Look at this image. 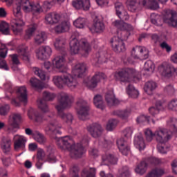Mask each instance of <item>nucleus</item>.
Listing matches in <instances>:
<instances>
[{"label": "nucleus", "mask_w": 177, "mask_h": 177, "mask_svg": "<svg viewBox=\"0 0 177 177\" xmlns=\"http://www.w3.org/2000/svg\"><path fill=\"white\" fill-rule=\"evenodd\" d=\"M131 111L130 109H126L123 110H116L113 112V115H116L121 118V120H128L129 115H131Z\"/></svg>", "instance_id": "nucleus-29"}, {"label": "nucleus", "mask_w": 177, "mask_h": 177, "mask_svg": "<svg viewBox=\"0 0 177 177\" xmlns=\"http://www.w3.org/2000/svg\"><path fill=\"white\" fill-rule=\"evenodd\" d=\"M107 76L104 73L97 72L92 77L90 83L88 84V86L90 89H95L97 86V84L100 82V80H106Z\"/></svg>", "instance_id": "nucleus-22"}, {"label": "nucleus", "mask_w": 177, "mask_h": 177, "mask_svg": "<svg viewBox=\"0 0 177 177\" xmlns=\"http://www.w3.org/2000/svg\"><path fill=\"white\" fill-rule=\"evenodd\" d=\"M156 88H157V83L153 81H149L145 84L144 91L147 95H153V92H154Z\"/></svg>", "instance_id": "nucleus-37"}, {"label": "nucleus", "mask_w": 177, "mask_h": 177, "mask_svg": "<svg viewBox=\"0 0 177 177\" xmlns=\"http://www.w3.org/2000/svg\"><path fill=\"white\" fill-rule=\"evenodd\" d=\"M27 138L24 136H15L14 141V149L15 151H24L26 150Z\"/></svg>", "instance_id": "nucleus-17"}, {"label": "nucleus", "mask_w": 177, "mask_h": 177, "mask_svg": "<svg viewBox=\"0 0 177 177\" xmlns=\"http://www.w3.org/2000/svg\"><path fill=\"white\" fill-rule=\"evenodd\" d=\"M10 109V106L8 104L3 105L0 107V114L1 115H6L8 113H9V110Z\"/></svg>", "instance_id": "nucleus-62"}, {"label": "nucleus", "mask_w": 177, "mask_h": 177, "mask_svg": "<svg viewBox=\"0 0 177 177\" xmlns=\"http://www.w3.org/2000/svg\"><path fill=\"white\" fill-rule=\"evenodd\" d=\"M8 55V48L5 44L0 43V68L3 70H9V67L6 64V61L3 59L6 57Z\"/></svg>", "instance_id": "nucleus-19"}, {"label": "nucleus", "mask_w": 177, "mask_h": 177, "mask_svg": "<svg viewBox=\"0 0 177 177\" xmlns=\"http://www.w3.org/2000/svg\"><path fill=\"white\" fill-rule=\"evenodd\" d=\"M158 70L163 77H166L167 78H171L172 75H174V66L164 62L159 67Z\"/></svg>", "instance_id": "nucleus-16"}, {"label": "nucleus", "mask_w": 177, "mask_h": 177, "mask_svg": "<svg viewBox=\"0 0 177 177\" xmlns=\"http://www.w3.org/2000/svg\"><path fill=\"white\" fill-rule=\"evenodd\" d=\"M21 122V115L20 113H14L8 119V129L11 128H18L19 124Z\"/></svg>", "instance_id": "nucleus-27"}, {"label": "nucleus", "mask_w": 177, "mask_h": 177, "mask_svg": "<svg viewBox=\"0 0 177 177\" xmlns=\"http://www.w3.org/2000/svg\"><path fill=\"white\" fill-rule=\"evenodd\" d=\"M168 125L174 129V132H176L177 120L176 118L171 119L168 122Z\"/></svg>", "instance_id": "nucleus-64"}, {"label": "nucleus", "mask_w": 177, "mask_h": 177, "mask_svg": "<svg viewBox=\"0 0 177 177\" xmlns=\"http://www.w3.org/2000/svg\"><path fill=\"white\" fill-rule=\"evenodd\" d=\"M53 66L54 68L59 70V73H62L61 76H54L53 82L59 89L64 88L66 85L71 89H75L78 86V80L70 74V69L66 66V59L64 56H57L53 59Z\"/></svg>", "instance_id": "nucleus-1"}, {"label": "nucleus", "mask_w": 177, "mask_h": 177, "mask_svg": "<svg viewBox=\"0 0 177 177\" xmlns=\"http://www.w3.org/2000/svg\"><path fill=\"white\" fill-rule=\"evenodd\" d=\"M136 73V71L133 68H124L115 72L114 73V77L121 82H129V80H131L132 77H135Z\"/></svg>", "instance_id": "nucleus-8"}, {"label": "nucleus", "mask_w": 177, "mask_h": 177, "mask_svg": "<svg viewBox=\"0 0 177 177\" xmlns=\"http://www.w3.org/2000/svg\"><path fill=\"white\" fill-rule=\"evenodd\" d=\"M128 10L135 12L139 6H143V0H128Z\"/></svg>", "instance_id": "nucleus-30"}, {"label": "nucleus", "mask_w": 177, "mask_h": 177, "mask_svg": "<svg viewBox=\"0 0 177 177\" xmlns=\"http://www.w3.org/2000/svg\"><path fill=\"white\" fill-rule=\"evenodd\" d=\"M76 110L77 111L78 118L82 121H85L89 115V106L86 103V101L80 99L77 102Z\"/></svg>", "instance_id": "nucleus-9"}, {"label": "nucleus", "mask_w": 177, "mask_h": 177, "mask_svg": "<svg viewBox=\"0 0 177 177\" xmlns=\"http://www.w3.org/2000/svg\"><path fill=\"white\" fill-rule=\"evenodd\" d=\"M33 71L35 74V75H37L41 80V81H46V80H49V77L46 76V73L45 71H42L38 67H34Z\"/></svg>", "instance_id": "nucleus-47"}, {"label": "nucleus", "mask_w": 177, "mask_h": 177, "mask_svg": "<svg viewBox=\"0 0 177 177\" xmlns=\"http://www.w3.org/2000/svg\"><path fill=\"white\" fill-rule=\"evenodd\" d=\"M36 142L39 143L40 145H45L46 143V138L39 131H36L35 136H34Z\"/></svg>", "instance_id": "nucleus-51"}, {"label": "nucleus", "mask_w": 177, "mask_h": 177, "mask_svg": "<svg viewBox=\"0 0 177 177\" xmlns=\"http://www.w3.org/2000/svg\"><path fill=\"white\" fill-rule=\"evenodd\" d=\"M143 6L151 9V10H156V9L160 8L158 3L156 0H142Z\"/></svg>", "instance_id": "nucleus-36"}, {"label": "nucleus", "mask_w": 177, "mask_h": 177, "mask_svg": "<svg viewBox=\"0 0 177 177\" xmlns=\"http://www.w3.org/2000/svg\"><path fill=\"white\" fill-rule=\"evenodd\" d=\"M86 23L84 18L79 17L73 22V26H75L76 28H84Z\"/></svg>", "instance_id": "nucleus-53"}, {"label": "nucleus", "mask_w": 177, "mask_h": 177, "mask_svg": "<svg viewBox=\"0 0 177 177\" xmlns=\"http://www.w3.org/2000/svg\"><path fill=\"white\" fill-rule=\"evenodd\" d=\"M86 71V65L85 64H77L72 68V74L74 77H77V78L82 77V75L85 74Z\"/></svg>", "instance_id": "nucleus-26"}, {"label": "nucleus", "mask_w": 177, "mask_h": 177, "mask_svg": "<svg viewBox=\"0 0 177 177\" xmlns=\"http://www.w3.org/2000/svg\"><path fill=\"white\" fill-rule=\"evenodd\" d=\"M74 102V97L67 93H61L58 95V104L55 106L57 111V114L60 117L61 120L67 124V125H71L73 121H74V116L73 114L63 112L65 109L71 107V104Z\"/></svg>", "instance_id": "nucleus-3"}, {"label": "nucleus", "mask_w": 177, "mask_h": 177, "mask_svg": "<svg viewBox=\"0 0 177 177\" xmlns=\"http://www.w3.org/2000/svg\"><path fill=\"white\" fill-rule=\"evenodd\" d=\"M34 121L37 124H42L44 121H48V124L44 127V131L47 135H62V124L59 122L57 119L55 118V113L52 112L47 115L42 116L39 113L35 112Z\"/></svg>", "instance_id": "nucleus-4"}, {"label": "nucleus", "mask_w": 177, "mask_h": 177, "mask_svg": "<svg viewBox=\"0 0 177 177\" xmlns=\"http://www.w3.org/2000/svg\"><path fill=\"white\" fill-rule=\"evenodd\" d=\"M30 84L32 88H35V89H43L44 88V85H42V82L39 81V80L35 78V77H32L30 80Z\"/></svg>", "instance_id": "nucleus-50"}, {"label": "nucleus", "mask_w": 177, "mask_h": 177, "mask_svg": "<svg viewBox=\"0 0 177 177\" xmlns=\"http://www.w3.org/2000/svg\"><path fill=\"white\" fill-rule=\"evenodd\" d=\"M105 28L106 26H104V23L96 17L94 19L93 26L89 28V30L93 32V34H95V32L100 34L104 31Z\"/></svg>", "instance_id": "nucleus-21"}, {"label": "nucleus", "mask_w": 177, "mask_h": 177, "mask_svg": "<svg viewBox=\"0 0 177 177\" xmlns=\"http://www.w3.org/2000/svg\"><path fill=\"white\" fill-rule=\"evenodd\" d=\"M10 146H12V140L9 138H3L1 143V147L6 154L10 151Z\"/></svg>", "instance_id": "nucleus-34"}, {"label": "nucleus", "mask_w": 177, "mask_h": 177, "mask_svg": "<svg viewBox=\"0 0 177 177\" xmlns=\"http://www.w3.org/2000/svg\"><path fill=\"white\" fill-rule=\"evenodd\" d=\"M169 110H172L175 111L177 110V99L171 100L168 104Z\"/></svg>", "instance_id": "nucleus-59"}, {"label": "nucleus", "mask_w": 177, "mask_h": 177, "mask_svg": "<svg viewBox=\"0 0 177 177\" xmlns=\"http://www.w3.org/2000/svg\"><path fill=\"white\" fill-rule=\"evenodd\" d=\"M46 149L48 160H50V161H55V160H56V158L53 156V153H55V149H53V147H52L51 145H48L46 147Z\"/></svg>", "instance_id": "nucleus-54"}, {"label": "nucleus", "mask_w": 177, "mask_h": 177, "mask_svg": "<svg viewBox=\"0 0 177 177\" xmlns=\"http://www.w3.org/2000/svg\"><path fill=\"white\" fill-rule=\"evenodd\" d=\"M37 27L38 26L37 25V24H32L29 25L26 30V34L24 37L25 39H31V37H32V35H34V33L35 32Z\"/></svg>", "instance_id": "nucleus-38"}, {"label": "nucleus", "mask_w": 177, "mask_h": 177, "mask_svg": "<svg viewBox=\"0 0 177 177\" xmlns=\"http://www.w3.org/2000/svg\"><path fill=\"white\" fill-rule=\"evenodd\" d=\"M46 24H57L62 20V15L57 12H50L46 15Z\"/></svg>", "instance_id": "nucleus-23"}, {"label": "nucleus", "mask_w": 177, "mask_h": 177, "mask_svg": "<svg viewBox=\"0 0 177 177\" xmlns=\"http://www.w3.org/2000/svg\"><path fill=\"white\" fill-rule=\"evenodd\" d=\"M72 6L75 9H83V10H89L91 8V1L89 0H73Z\"/></svg>", "instance_id": "nucleus-25"}, {"label": "nucleus", "mask_w": 177, "mask_h": 177, "mask_svg": "<svg viewBox=\"0 0 177 177\" xmlns=\"http://www.w3.org/2000/svg\"><path fill=\"white\" fill-rule=\"evenodd\" d=\"M127 92L128 95L133 99H136V97L139 96V91H138L132 84H129L127 88Z\"/></svg>", "instance_id": "nucleus-49"}, {"label": "nucleus", "mask_w": 177, "mask_h": 177, "mask_svg": "<svg viewBox=\"0 0 177 177\" xmlns=\"http://www.w3.org/2000/svg\"><path fill=\"white\" fill-rule=\"evenodd\" d=\"M97 58L95 59V63H107L109 59V54L106 51L97 53L96 54Z\"/></svg>", "instance_id": "nucleus-41"}, {"label": "nucleus", "mask_w": 177, "mask_h": 177, "mask_svg": "<svg viewBox=\"0 0 177 177\" xmlns=\"http://www.w3.org/2000/svg\"><path fill=\"white\" fill-rule=\"evenodd\" d=\"M145 135L147 142H151L153 140V137L156 136L157 142H159L158 145V150L159 153L162 154H167V147H164V145L172 138V136L168 133L167 129L157 130L155 133H153V131L149 129H147L145 131Z\"/></svg>", "instance_id": "nucleus-5"}, {"label": "nucleus", "mask_w": 177, "mask_h": 177, "mask_svg": "<svg viewBox=\"0 0 177 177\" xmlns=\"http://www.w3.org/2000/svg\"><path fill=\"white\" fill-rule=\"evenodd\" d=\"M57 146L61 150H71L73 147V140L68 136L62 137L57 141Z\"/></svg>", "instance_id": "nucleus-18"}, {"label": "nucleus", "mask_w": 177, "mask_h": 177, "mask_svg": "<svg viewBox=\"0 0 177 177\" xmlns=\"http://www.w3.org/2000/svg\"><path fill=\"white\" fill-rule=\"evenodd\" d=\"M113 26L116 27L120 31H133V26L132 25L124 22V20H115L113 22Z\"/></svg>", "instance_id": "nucleus-28"}, {"label": "nucleus", "mask_w": 177, "mask_h": 177, "mask_svg": "<svg viewBox=\"0 0 177 177\" xmlns=\"http://www.w3.org/2000/svg\"><path fill=\"white\" fill-rule=\"evenodd\" d=\"M66 38L64 37H58L55 39V41L54 42V46L55 48H57V50H60L62 48H64V46L66 45Z\"/></svg>", "instance_id": "nucleus-48"}, {"label": "nucleus", "mask_w": 177, "mask_h": 177, "mask_svg": "<svg viewBox=\"0 0 177 177\" xmlns=\"http://www.w3.org/2000/svg\"><path fill=\"white\" fill-rule=\"evenodd\" d=\"M47 38L48 36L46 35V33L45 32H40L39 33L36 35L34 38L35 44L36 45H41V44H44L45 41H46Z\"/></svg>", "instance_id": "nucleus-42"}, {"label": "nucleus", "mask_w": 177, "mask_h": 177, "mask_svg": "<svg viewBox=\"0 0 177 177\" xmlns=\"http://www.w3.org/2000/svg\"><path fill=\"white\" fill-rule=\"evenodd\" d=\"M69 45L71 55H77L80 52L82 56L86 57L92 50L91 45L86 39L78 41L77 38H73L71 40Z\"/></svg>", "instance_id": "nucleus-6"}, {"label": "nucleus", "mask_w": 177, "mask_h": 177, "mask_svg": "<svg viewBox=\"0 0 177 177\" xmlns=\"http://www.w3.org/2000/svg\"><path fill=\"white\" fill-rule=\"evenodd\" d=\"M93 103L97 109L104 110V104L103 102V97L100 95H97L93 98Z\"/></svg>", "instance_id": "nucleus-44"}, {"label": "nucleus", "mask_w": 177, "mask_h": 177, "mask_svg": "<svg viewBox=\"0 0 177 177\" xmlns=\"http://www.w3.org/2000/svg\"><path fill=\"white\" fill-rule=\"evenodd\" d=\"M165 174V170L161 167H156L149 173L146 177H161Z\"/></svg>", "instance_id": "nucleus-43"}, {"label": "nucleus", "mask_w": 177, "mask_h": 177, "mask_svg": "<svg viewBox=\"0 0 177 177\" xmlns=\"http://www.w3.org/2000/svg\"><path fill=\"white\" fill-rule=\"evenodd\" d=\"M70 30V24L66 21L62 22L58 26H55V31L57 34H62V32H66Z\"/></svg>", "instance_id": "nucleus-40"}, {"label": "nucleus", "mask_w": 177, "mask_h": 177, "mask_svg": "<svg viewBox=\"0 0 177 177\" xmlns=\"http://www.w3.org/2000/svg\"><path fill=\"white\" fill-rule=\"evenodd\" d=\"M134 145L138 147L139 150H145L146 145H145V140L142 136H137L134 138Z\"/></svg>", "instance_id": "nucleus-46"}, {"label": "nucleus", "mask_w": 177, "mask_h": 177, "mask_svg": "<svg viewBox=\"0 0 177 177\" xmlns=\"http://www.w3.org/2000/svg\"><path fill=\"white\" fill-rule=\"evenodd\" d=\"M144 68L146 71H154V64L151 61H147L145 63Z\"/></svg>", "instance_id": "nucleus-58"}, {"label": "nucleus", "mask_w": 177, "mask_h": 177, "mask_svg": "<svg viewBox=\"0 0 177 177\" xmlns=\"http://www.w3.org/2000/svg\"><path fill=\"white\" fill-rule=\"evenodd\" d=\"M0 32H2L4 35H9L10 32L9 30V24L6 21H3L0 24Z\"/></svg>", "instance_id": "nucleus-52"}, {"label": "nucleus", "mask_w": 177, "mask_h": 177, "mask_svg": "<svg viewBox=\"0 0 177 177\" xmlns=\"http://www.w3.org/2000/svg\"><path fill=\"white\" fill-rule=\"evenodd\" d=\"M105 100L108 106H114L118 103V100L116 99L115 95H114V92L108 91L105 95Z\"/></svg>", "instance_id": "nucleus-31"}, {"label": "nucleus", "mask_w": 177, "mask_h": 177, "mask_svg": "<svg viewBox=\"0 0 177 177\" xmlns=\"http://www.w3.org/2000/svg\"><path fill=\"white\" fill-rule=\"evenodd\" d=\"M117 146L123 156H128V154H129L131 147H129V144H128L124 138H120L117 140Z\"/></svg>", "instance_id": "nucleus-24"}, {"label": "nucleus", "mask_w": 177, "mask_h": 177, "mask_svg": "<svg viewBox=\"0 0 177 177\" xmlns=\"http://www.w3.org/2000/svg\"><path fill=\"white\" fill-rule=\"evenodd\" d=\"M56 97V95L53 93L44 91L43 93V99H40L37 100L38 107L43 111V113L49 112V107H48V104H46V102H50L53 100Z\"/></svg>", "instance_id": "nucleus-10"}, {"label": "nucleus", "mask_w": 177, "mask_h": 177, "mask_svg": "<svg viewBox=\"0 0 177 177\" xmlns=\"http://www.w3.org/2000/svg\"><path fill=\"white\" fill-rule=\"evenodd\" d=\"M17 97L20 102L23 103H27V88L26 86H21L18 88L17 91Z\"/></svg>", "instance_id": "nucleus-33"}, {"label": "nucleus", "mask_w": 177, "mask_h": 177, "mask_svg": "<svg viewBox=\"0 0 177 177\" xmlns=\"http://www.w3.org/2000/svg\"><path fill=\"white\" fill-rule=\"evenodd\" d=\"M162 21L171 26V27H177V14L174 11L169 10L163 16V19L160 15H156L155 17H151V22L152 24L160 27L162 26Z\"/></svg>", "instance_id": "nucleus-7"}, {"label": "nucleus", "mask_w": 177, "mask_h": 177, "mask_svg": "<svg viewBox=\"0 0 177 177\" xmlns=\"http://www.w3.org/2000/svg\"><path fill=\"white\" fill-rule=\"evenodd\" d=\"M87 131L91 133L93 138H99L103 133L102 126L97 123H93L87 127Z\"/></svg>", "instance_id": "nucleus-20"}, {"label": "nucleus", "mask_w": 177, "mask_h": 177, "mask_svg": "<svg viewBox=\"0 0 177 177\" xmlns=\"http://www.w3.org/2000/svg\"><path fill=\"white\" fill-rule=\"evenodd\" d=\"M131 56L133 59L146 60L149 59V50L145 47L136 46L131 50Z\"/></svg>", "instance_id": "nucleus-13"}, {"label": "nucleus", "mask_w": 177, "mask_h": 177, "mask_svg": "<svg viewBox=\"0 0 177 177\" xmlns=\"http://www.w3.org/2000/svg\"><path fill=\"white\" fill-rule=\"evenodd\" d=\"M148 111L152 117H156V115L160 114V111L155 106L149 107Z\"/></svg>", "instance_id": "nucleus-63"}, {"label": "nucleus", "mask_w": 177, "mask_h": 177, "mask_svg": "<svg viewBox=\"0 0 177 177\" xmlns=\"http://www.w3.org/2000/svg\"><path fill=\"white\" fill-rule=\"evenodd\" d=\"M112 49L115 53H121L127 50V46L122 36H114L110 40Z\"/></svg>", "instance_id": "nucleus-11"}, {"label": "nucleus", "mask_w": 177, "mask_h": 177, "mask_svg": "<svg viewBox=\"0 0 177 177\" xmlns=\"http://www.w3.org/2000/svg\"><path fill=\"white\" fill-rule=\"evenodd\" d=\"M147 170V163L146 161L140 162V163L135 169L136 174H138L139 175H143L144 174H146Z\"/></svg>", "instance_id": "nucleus-45"}, {"label": "nucleus", "mask_w": 177, "mask_h": 177, "mask_svg": "<svg viewBox=\"0 0 177 177\" xmlns=\"http://www.w3.org/2000/svg\"><path fill=\"white\" fill-rule=\"evenodd\" d=\"M36 56L39 60H46L52 56V48L48 46L39 47L36 52Z\"/></svg>", "instance_id": "nucleus-14"}, {"label": "nucleus", "mask_w": 177, "mask_h": 177, "mask_svg": "<svg viewBox=\"0 0 177 177\" xmlns=\"http://www.w3.org/2000/svg\"><path fill=\"white\" fill-rule=\"evenodd\" d=\"M84 143H88V140H83L81 142L72 146L71 149H69L71 158H81L85 154V148L82 145Z\"/></svg>", "instance_id": "nucleus-12"}, {"label": "nucleus", "mask_w": 177, "mask_h": 177, "mask_svg": "<svg viewBox=\"0 0 177 177\" xmlns=\"http://www.w3.org/2000/svg\"><path fill=\"white\" fill-rule=\"evenodd\" d=\"M69 172L71 176H75V175H79L78 173L80 172V169L78 168V166L74 165L70 168Z\"/></svg>", "instance_id": "nucleus-61"}, {"label": "nucleus", "mask_w": 177, "mask_h": 177, "mask_svg": "<svg viewBox=\"0 0 177 177\" xmlns=\"http://www.w3.org/2000/svg\"><path fill=\"white\" fill-rule=\"evenodd\" d=\"M115 9L116 15L120 20H125L126 21L129 20V15L128 14V12H127L122 3L116 2L115 3Z\"/></svg>", "instance_id": "nucleus-15"}, {"label": "nucleus", "mask_w": 177, "mask_h": 177, "mask_svg": "<svg viewBox=\"0 0 177 177\" xmlns=\"http://www.w3.org/2000/svg\"><path fill=\"white\" fill-rule=\"evenodd\" d=\"M21 8L24 12L28 13L32 9V3L29 0H17L16 6L13 9V14L17 19L11 22V30L15 35H19L23 32L24 21H23V15L21 14Z\"/></svg>", "instance_id": "nucleus-2"}, {"label": "nucleus", "mask_w": 177, "mask_h": 177, "mask_svg": "<svg viewBox=\"0 0 177 177\" xmlns=\"http://www.w3.org/2000/svg\"><path fill=\"white\" fill-rule=\"evenodd\" d=\"M133 133V127H127L123 131L124 138H131Z\"/></svg>", "instance_id": "nucleus-60"}, {"label": "nucleus", "mask_w": 177, "mask_h": 177, "mask_svg": "<svg viewBox=\"0 0 177 177\" xmlns=\"http://www.w3.org/2000/svg\"><path fill=\"white\" fill-rule=\"evenodd\" d=\"M27 50H28L27 47H19L17 49V53L21 59L28 63L30 62V53Z\"/></svg>", "instance_id": "nucleus-32"}, {"label": "nucleus", "mask_w": 177, "mask_h": 177, "mask_svg": "<svg viewBox=\"0 0 177 177\" xmlns=\"http://www.w3.org/2000/svg\"><path fill=\"white\" fill-rule=\"evenodd\" d=\"M118 124V121L115 119H111L109 120L107 124H106V130L107 131H113L117 127V124Z\"/></svg>", "instance_id": "nucleus-55"}, {"label": "nucleus", "mask_w": 177, "mask_h": 177, "mask_svg": "<svg viewBox=\"0 0 177 177\" xmlns=\"http://www.w3.org/2000/svg\"><path fill=\"white\" fill-rule=\"evenodd\" d=\"M31 12H35V13H42V12H44V9H42V7L41 5H39V3H37L35 4L32 3Z\"/></svg>", "instance_id": "nucleus-57"}, {"label": "nucleus", "mask_w": 177, "mask_h": 177, "mask_svg": "<svg viewBox=\"0 0 177 177\" xmlns=\"http://www.w3.org/2000/svg\"><path fill=\"white\" fill-rule=\"evenodd\" d=\"M81 177H96V169L91 167L84 168L80 174Z\"/></svg>", "instance_id": "nucleus-35"}, {"label": "nucleus", "mask_w": 177, "mask_h": 177, "mask_svg": "<svg viewBox=\"0 0 177 177\" xmlns=\"http://www.w3.org/2000/svg\"><path fill=\"white\" fill-rule=\"evenodd\" d=\"M130 175L129 168L127 166H124L119 171L118 177H129Z\"/></svg>", "instance_id": "nucleus-56"}, {"label": "nucleus", "mask_w": 177, "mask_h": 177, "mask_svg": "<svg viewBox=\"0 0 177 177\" xmlns=\"http://www.w3.org/2000/svg\"><path fill=\"white\" fill-rule=\"evenodd\" d=\"M102 161L109 162V164L115 165L118 161V158L111 153H105L102 156Z\"/></svg>", "instance_id": "nucleus-39"}]
</instances>
